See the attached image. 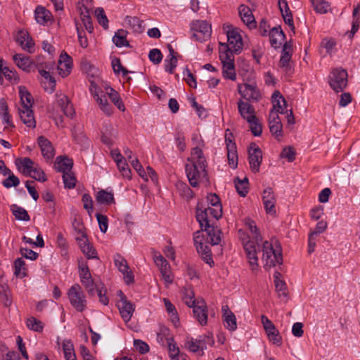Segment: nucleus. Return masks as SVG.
I'll return each instance as SVG.
<instances>
[{
	"label": "nucleus",
	"mask_w": 360,
	"mask_h": 360,
	"mask_svg": "<svg viewBox=\"0 0 360 360\" xmlns=\"http://www.w3.org/2000/svg\"><path fill=\"white\" fill-rule=\"evenodd\" d=\"M262 251V261L266 267L275 266L276 264H281L283 257L281 249L279 246L274 247L273 244L267 240L260 243V248Z\"/></svg>",
	"instance_id": "4"
},
{
	"label": "nucleus",
	"mask_w": 360,
	"mask_h": 360,
	"mask_svg": "<svg viewBox=\"0 0 360 360\" xmlns=\"http://www.w3.org/2000/svg\"><path fill=\"white\" fill-rule=\"evenodd\" d=\"M214 340L209 336H200L198 339L188 337L185 342V347L191 352L198 355L203 354V350L207 349V345H212Z\"/></svg>",
	"instance_id": "9"
},
{
	"label": "nucleus",
	"mask_w": 360,
	"mask_h": 360,
	"mask_svg": "<svg viewBox=\"0 0 360 360\" xmlns=\"http://www.w3.org/2000/svg\"><path fill=\"white\" fill-rule=\"evenodd\" d=\"M79 274L82 283L91 294L94 290V281L89 271L87 264L82 259L79 261Z\"/></svg>",
	"instance_id": "17"
},
{
	"label": "nucleus",
	"mask_w": 360,
	"mask_h": 360,
	"mask_svg": "<svg viewBox=\"0 0 360 360\" xmlns=\"http://www.w3.org/2000/svg\"><path fill=\"white\" fill-rule=\"evenodd\" d=\"M224 324L226 328L234 331L237 328V321L235 314L229 309L228 306L222 307Z\"/></svg>",
	"instance_id": "27"
},
{
	"label": "nucleus",
	"mask_w": 360,
	"mask_h": 360,
	"mask_svg": "<svg viewBox=\"0 0 360 360\" xmlns=\"http://www.w3.org/2000/svg\"><path fill=\"white\" fill-rule=\"evenodd\" d=\"M162 57L161 51L158 49H153L149 51L148 58L155 65L160 63L162 60Z\"/></svg>",
	"instance_id": "62"
},
{
	"label": "nucleus",
	"mask_w": 360,
	"mask_h": 360,
	"mask_svg": "<svg viewBox=\"0 0 360 360\" xmlns=\"http://www.w3.org/2000/svg\"><path fill=\"white\" fill-rule=\"evenodd\" d=\"M281 274L276 271L274 274V283L276 291L278 292L280 297H287L288 293L286 292V284L285 283L280 279Z\"/></svg>",
	"instance_id": "39"
},
{
	"label": "nucleus",
	"mask_w": 360,
	"mask_h": 360,
	"mask_svg": "<svg viewBox=\"0 0 360 360\" xmlns=\"http://www.w3.org/2000/svg\"><path fill=\"white\" fill-rule=\"evenodd\" d=\"M234 182L238 194L242 197H245L248 193V178L245 177L243 180H240L238 178H237L236 179H235Z\"/></svg>",
	"instance_id": "47"
},
{
	"label": "nucleus",
	"mask_w": 360,
	"mask_h": 360,
	"mask_svg": "<svg viewBox=\"0 0 360 360\" xmlns=\"http://www.w3.org/2000/svg\"><path fill=\"white\" fill-rule=\"evenodd\" d=\"M106 94H108L110 99L114 105L121 111L125 110L124 105L120 96V94L113 88L108 86L105 88Z\"/></svg>",
	"instance_id": "34"
},
{
	"label": "nucleus",
	"mask_w": 360,
	"mask_h": 360,
	"mask_svg": "<svg viewBox=\"0 0 360 360\" xmlns=\"http://www.w3.org/2000/svg\"><path fill=\"white\" fill-rule=\"evenodd\" d=\"M114 263L120 272L123 275L124 282L129 285L134 281V277L131 271L129 270V266L127 260L120 254H116L114 256Z\"/></svg>",
	"instance_id": "13"
},
{
	"label": "nucleus",
	"mask_w": 360,
	"mask_h": 360,
	"mask_svg": "<svg viewBox=\"0 0 360 360\" xmlns=\"http://www.w3.org/2000/svg\"><path fill=\"white\" fill-rule=\"evenodd\" d=\"M8 177L3 181L4 187L8 188L11 187H16L20 184V180L18 176L13 174L12 172L7 174Z\"/></svg>",
	"instance_id": "55"
},
{
	"label": "nucleus",
	"mask_w": 360,
	"mask_h": 360,
	"mask_svg": "<svg viewBox=\"0 0 360 360\" xmlns=\"http://www.w3.org/2000/svg\"><path fill=\"white\" fill-rule=\"evenodd\" d=\"M19 95L21 101V107H32L34 103L33 97L25 86H19Z\"/></svg>",
	"instance_id": "37"
},
{
	"label": "nucleus",
	"mask_w": 360,
	"mask_h": 360,
	"mask_svg": "<svg viewBox=\"0 0 360 360\" xmlns=\"http://www.w3.org/2000/svg\"><path fill=\"white\" fill-rule=\"evenodd\" d=\"M57 69L62 77H67L71 72L72 59L65 51H62L60 55Z\"/></svg>",
	"instance_id": "19"
},
{
	"label": "nucleus",
	"mask_w": 360,
	"mask_h": 360,
	"mask_svg": "<svg viewBox=\"0 0 360 360\" xmlns=\"http://www.w3.org/2000/svg\"><path fill=\"white\" fill-rule=\"evenodd\" d=\"M73 160L72 159L61 156L56 159V167L63 174L71 172Z\"/></svg>",
	"instance_id": "30"
},
{
	"label": "nucleus",
	"mask_w": 360,
	"mask_h": 360,
	"mask_svg": "<svg viewBox=\"0 0 360 360\" xmlns=\"http://www.w3.org/2000/svg\"><path fill=\"white\" fill-rule=\"evenodd\" d=\"M227 158L231 167L235 169L238 165V153L236 148L227 149Z\"/></svg>",
	"instance_id": "58"
},
{
	"label": "nucleus",
	"mask_w": 360,
	"mask_h": 360,
	"mask_svg": "<svg viewBox=\"0 0 360 360\" xmlns=\"http://www.w3.org/2000/svg\"><path fill=\"white\" fill-rule=\"evenodd\" d=\"M56 106L60 108L65 115L72 117L75 115V110L68 97L63 94H56Z\"/></svg>",
	"instance_id": "22"
},
{
	"label": "nucleus",
	"mask_w": 360,
	"mask_h": 360,
	"mask_svg": "<svg viewBox=\"0 0 360 360\" xmlns=\"http://www.w3.org/2000/svg\"><path fill=\"white\" fill-rule=\"evenodd\" d=\"M117 166L122 173V175L127 179L131 178V169L129 168L127 163L126 162L124 158L121 160L117 161L116 162Z\"/></svg>",
	"instance_id": "60"
},
{
	"label": "nucleus",
	"mask_w": 360,
	"mask_h": 360,
	"mask_svg": "<svg viewBox=\"0 0 360 360\" xmlns=\"http://www.w3.org/2000/svg\"><path fill=\"white\" fill-rule=\"evenodd\" d=\"M248 123L252 134L255 136H259L262 133V124L259 123L256 115L255 116L254 120H251V122Z\"/></svg>",
	"instance_id": "57"
},
{
	"label": "nucleus",
	"mask_w": 360,
	"mask_h": 360,
	"mask_svg": "<svg viewBox=\"0 0 360 360\" xmlns=\"http://www.w3.org/2000/svg\"><path fill=\"white\" fill-rule=\"evenodd\" d=\"M18 113L22 122L29 128H34L36 127V120L32 108L20 107Z\"/></svg>",
	"instance_id": "26"
},
{
	"label": "nucleus",
	"mask_w": 360,
	"mask_h": 360,
	"mask_svg": "<svg viewBox=\"0 0 360 360\" xmlns=\"http://www.w3.org/2000/svg\"><path fill=\"white\" fill-rule=\"evenodd\" d=\"M196 219L197 221L199 222L202 231L204 229L207 228L208 226H210V223L211 222L212 220L209 216L208 212H207L206 208L202 210L198 207H197Z\"/></svg>",
	"instance_id": "35"
},
{
	"label": "nucleus",
	"mask_w": 360,
	"mask_h": 360,
	"mask_svg": "<svg viewBox=\"0 0 360 360\" xmlns=\"http://www.w3.org/2000/svg\"><path fill=\"white\" fill-rule=\"evenodd\" d=\"M192 38L202 42L208 39L212 33L211 25L205 20H195L191 25Z\"/></svg>",
	"instance_id": "8"
},
{
	"label": "nucleus",
	"mask_w": 360,
	"mask_h": 360,
	"mask_svg": "<svg viewBox=\"0 0 360 360\" xmlns=\"http://www.w3.org/2000/svg\"><path fill=\"white\" fill-rule=\"evenodd\" d=\"M153 259L156 266L158 267L160 274L171 269L169 264L161 255H154Z\"/></svg>",
	"instance_id": "51"
},
{
	"label": "nucleus",
	"mask_w": 360,
	"mask_h": 360,
	"mask_svg": "<svg viewBox=\"0 0 360 360\" xmlns=\"http://www.w3.org/2000/svg\"><path fill=\"white\" fill-rule=\"evenodd\" d=\"M248 153L250 169L253 172L257 173L259 171V167L262 162V150L255 143H252L250 145Z\"/></svg>",
	"instance_id": "16"
},
{
	"label": "nucleus",
	"mask_w": 360,
	"mask_h": 360,
	"mask_svg": "<svg viewBox=\"0 0 360 360\" xmlns=\"http://www.w3.org/2000/svg\"><path fill=\"white\" fill-rule=\"evenodd\" d=\"M40 75L48 82V86L45 85L44 89L45 91L52 93L56 87V81L54 78L50 75L49 72L41 70H39Z\"/></svg>",
	"instance_id": "48"
},
{
	"label": "nucleus",
	"mask_w": 360,
	"mask_h": 360,
	"mask_svg": "<svg viewBox=\"0 0 360 360\" xmlns=\"http://www.w3.org/2000/svg\"><path fill=\"white\" fill-rule=\"evenodd\" d=\"M273 108L271 110H274L277 114H284L287 110L286 101L284 97L278 91L274 92L272 95Z\"/></svg>",
	"instance_id": "29"
},
{
	"label": "nucleus",
	"mask_w": 360,
	"mask_h": 360,
	"mask_svg": "<svg viewBox=\"0 0 360 360\" xmlns=\"http://www.w3.org/2000/svg\"><path fill=\"white\" fill-rule=\"evenodd\" d=\"M269 127L272 135L279 139L283 136V124L278 115L271 110L269 115Z\"/></svg>",
	"instance_id": "18"
},
{
	"label": "nucleus",
	"mask_w": 360,
	"mask_h": 360,
	"mask_svg": "<svg viewBox=\"0 0 360 360\" xmlns=\"http://www.w3.org/2000/svg\"><path fill=\"white\" fill-rule=\"evenodd\" d=\"M165 70L169 74L174 72V69L177 65V59L176 56H172L165 60Z\"/></svg>",
	"instance_id": "64"
},
{
	"label": "nucleus",
	"mask_w": 360,
	"mask_h": 360,
	"mask_svg": "<svg viewBox=\"0 0 360 360\" xmlns=\"http://www.w3.org/2000/svg\"><path fill=\"white\" fill-rule=\"evenodd\" d=\"M314 11L320 14L326 13L330 8V4L325 0H310Z\"/></svg>",
	"instance_id": "43"
},
{
	"label": "nucleus",
	"mask_w": 360,
	"mask_h": 360,
	"mask_svg": "<svg viewBox=\"0 0 360 360\" xmlns=\"http://www.w3.org/2000/svg\"><path fill=\"white\" fill-rule=\"evenodd\" d=\"M79 245L83 253L89 259H94L97 257L96 250L89 243L88 240L79 242Z\"/></svg>",
	"instance_id": "46"
},
{
	"label": "nucleus",
	"mask_w": 360,
	"mask_h": 360,
	"mask_svg": "<svg viewBox=\"0 0 360 360\" xmlns=\"http://www.w3.org/2000/svg\"><path fill=\"white\" fill-rule=\"evenodd\" d=\"M37 143L41 148L43 157L46 160H51L55 155L52 143L46 137L41 136L37 139Z\"/></svg>",
	"instance_id": "25"
},
{
	"label": "nucleus",
	"mask_w": 360,
	"mask_h": 360,
	"mask_svg": "<svg viewBox=\"0 0 360 360\" xmlns=\"http://www.w3.org/2000/svg\"><path fill=\"white\" fill-rule=\"evenodd\" d=\"M12 211L16 219L25 221H30V216L24 208L14 205L12 206Z\"/></svg>",
	"instance_id": "50"
},
{
	"label": "nucleus",
	"mask_w": 360,
	"mask_h": 360,
	"mask_svg": "<svg viewBox=\"0 0 360 360\" xmlns=\"http://www.w3.org/2000/svg\"><path fill=\"white\" fill-rule=\"evenodd\" d=\"M127 31L120 29L118 30L112 37V42L119 48L129 47V43L127 39Z\"/></svg>",
	"instance_id": "32"
},
{
	"label": "nucleus",
	"mask_w": 360,
	"mask_h": 360,
	"mask_svg": "<svg viewBox=\"0 0 360 360\" xmlns=\"http://www.w3.org/2000/svg\"><path fill=\"white\" fill-rule=\"evenodd\" d=\"M245 224L251 236L241 229L238 230V235L250 268L252 271H255L259 266L257 254L260 251V243H262V238L254 221L245 219Z\"/></svg>",
	"instance_id": "1"
},
{
	"label": "nucleus",
	"mask_w": 360,
	"mask_h": 360,
	"mask_svg": "<svg viewBox=\"0 0 360 360\" xmlns=\"http://www.w3.org/2000/svg\"><path fill=\"white\" fill-rule=\"evenodd\" d=\"M25 263L23 259L18 258L14 262L15 274L17 276H25Z\"/></svg>",
	"instance_id": "61"
},
{
	"label": "nucleus",
	"mask_w": 360,
	"mask_h": 360,
	"mask_svg": "<svg viewBox=\"0 0 360 360\" xmlns=\"http://www.w3.org/2000/svg\"><path fill=\"white\" fill-rule=\"evenodd\" d=\"M203 230L207 233L206 242H205L204 233L201 231H197L193 236L194 244L202 259L211 266L214 264V261L212 257L211 250L207 243H209L212 245H218L221 241L220 231L211 226Z\"/></svg>",
	"instance_id": "3"
},
{
	"label": "nucleus",
	"mask_w": 360,
	"mask_h": 360,
	"mask_svg": "<svg viewBox=\"0 0 360 360\" xmlns=\"http://www.w3.org/2000/svg\"><path fill=\"white\" fill-rule=\"evenodd\" d=\"M26 323L27 328L30 330L37 332H41L43 330L44 323L34 317L28 318Z\"/></svg>",
	"instance_id": "52"
},
{
	"label": "nucleus",
	"mask_w": 360,
	"mask_h": 360,
	"mask_svg": "<svg viewBox=\"0 0 360 360\" xmlns=\"http://www.w3.org/2000/svg\"><path fill=\"white\" fill-rule=\"evenodd\" d=\"M15 163L18 171L23 175L26 176H31L34 168V162L30 158H18Z\"/></svg>",
	"instance_id": "28"
},
{
	"label": "nucleus",
	"mask_w": 360,
	"mask_h": 360,
	"mask_svg": "<svg viewBox=\"0 0 360 360\" xmlns=\"http://www.w3.org/2000/svg\"><path fill=\"white\" fill-rule=\"evenodd\" d=\"M96 200L98 203L102 205H110L114 202L113 193L101 190L98 191L96 195Z\"/></svg>",
	"instance_id": "40"
},
{
	"label": "nucleus",
	"mask_w": 360,
	"mask_h": 360,
	"mask_svg": "<svg viewBox=\"0 0 360 360\" xmlns=\"http://www.w3.org/2000/svg\"><path fill=\"white\" fill-rule=\"evenodd\" d=\"M193 308L194 316L201 326H205L207 323V309L205 302L203 300H198L197 304Z\"/></svg>",
	"instance_id": "21"
},
{
	"label": "nucleus",
	"mask_w": 360,
	"mask_h": 360,
	"mask_svg": "<svg viewBox=\"0 0 360 360\" xmlns=\"http://www.w3.org/2000/svg\"><path fill=\"white\" fill-rule=\"evenodd\" d=\"M238 90L243 98L248 101H258L261 98L260 92L254 84H238Z\"/></svg>",
	"instance_id": "15"
},
{
	"label": "nucleus",
	"mask_w": 360,
	"mask_h": 360,
	"mask_svg": "<svg viewBox=\"0 0 360 360\" xmlns=\"http://www.w3.org/2000/svg\"><path fill=\"white\" fill-rule=\"evenodd\" d=\"M347 72L342 68L333 70L329 76V84L336 92L342 91L347 85Z\"/></svg>",
	"instance_id": "7"
},
{
	"label": "nucleus",
	"mask_w": 360,
	"mask_h": 360,
	"mask_svg": "<svg viewBox=\"0 0 360 360\" xmlns=\"http://www.w3.org/2000/svg\"><path fill=\"white\" fill-rule=\"evenodd\" d=\"M81 68L89 77L95 78L98 75V69L86 60L81 63Z\"/></svg>",
	"instance_id": "42"
},
{
	"label": "nucleus",
	"mask_w": 360,
	"mask_h": 360,
	"mask_svg": "<svg viewBox=\"0 0 360 360\" xmlns=\"http://www.w3.org/2000/svg\"><path fill=\"white\" fill-rule=\"evenodd\" d=\"M238 13L241 20L250 29L256 27L255 18L252 14L251 9L248 6L244 4L240 5L238 7Z\"/></svg>",
	"instance_id": "23"
},
{
	"label": "nucleus",
	"mask_w": 360,
	"mask_h": 360,
	"mask_svg": "<svg viewBox=\"0 0 360 360\" xmlns=\"http://www.w3.org/2000/svg\"><path fill=\"white\" fill-rule=\"evenodd\" d=\"M95 15L96 16L98 23L105 30L108 28V20L105 13L103 8H97L95 10Z\"/></svg>",
	"instance_id": "53"
},
{
	"label": "nucleus",
	"mask_w": 360,
	"mask_h": 360,
	"mask_svg": "<svg viewBox=\"0 0 360 360\" xmlns=\"http://www.w3.org/2000/svg\"><path fill=\"white\" fill-rule=\"evenodd\" d=\"M164 303L167 309V311L170 316L171 320L175 326L179 323V318L177 316L176 310L174 304L167 299H164Z\"/></svg>",
	"instance_id": "49"
},
{
	"label": "nucleus",
	"mask_w": 360,
	"mask_h": 360,
	"mask_svg": "<svg viewBox=\"0 0 360 360\" xmlns=\"http://www.w3.org/2000/svg\"><path fill=\"white\" fill-rule=\"evenodd\" d=\"M91 86L89 90L94 98L99 105L100 109L107 115L112 112L111 105L108 103L105 94L97 86L94 80L89 79Z\"/></svg>",
	"instance_id": "10"
},
{
	"label": "nucleus",
	"mask_w": 360,
	"mask_h": 360,
	"mask_svg": "<svg viewBox=\"0 0 360 360\" xmlns=\"http://www.w3.org/2000/svg\"><path fill=\"white\" fill-rule=\"evenodd\" d=\"M241 30L237 27H231L226 32L229 44H226L231 54L239 53L243 50Z\"/></svg>",
	"instance_id": "11"
},
{
	"label": "nucleus",
	"mask_w": 360,
	"mask_h": 360,
	"mask_svg": "<svg viewBox=\"0 0 360 360\" xmlns=\"http://www.w3.org/2000/svg\"><path fill=\"white\" fill-rule=\"evenodd\" d=\"M168 345L169 356L171 359L176 358L179 354V348L174 341L173 338L167 339Z\"/></svg>",
	"instance_id": "59"
},
{
	"label": "nucleus",
	"mask_w": 360,
	"mask_h": 360,
	"mask_svg": "<svg viewBox=\"0 0 360 360\" xmlns=\"http://www.w3.org/2000/svg\"><path fill=\"white\" fill-rule=\"evenodd\" d=\"M65 188L71 189L75 186L76 178L72 172L63 174Z\"/></svg>",
	"instance_id": "56"
},
{
	"label": "nucleus",
	"mask_w": 360,
	"mask_h": 360,
	"mask_svg": "<svg viewBox=\"0 0 360 360\" xmlns=\"http://www.w3.org/2000/svg\"><path fill=\"white\" fill-rule=\"evenodd\" d=\"M118 293L120 296V300L117 302V305L122 319L127 323L131 320L135 307L134 305L127 299L122 291L120 290Z\"/></svg>",
	"instance_id": "14"
},
{
	"label": "nucleus",
	"mask_w": 360,
	"mask_h": 360,
	"mask_svg": "<svg viewBox=\"0 0 360 360\" xmlns=\"http://www.w3.org/2000/svg\"><path fill=\"white\" fill-rule=\"evenodd\" d=\"M219 58L223 64V76L225 79L232 81L236 80V73L235 71L234 58L226 44H219Z\"/></svg>",
	"instance_id": "5"
},
{
	"label": "nucleus",
	"mask_w": 360,
	"mask_h": 360,
	"mask_svg": "<svg viewBox=\"0 0 360 360\" xmlns=\"http://www.w3.org/2000/svg\"><path fill=\"white\" fill-rule=\"evenodd\" d=\"M263 204L267 214L274 215L276 214V198L271 188L268 187L263 191Z\"/></svg>",
	"instance_id": "20"
},
{
	"label": "nucleus",
	"mask_w": 360,
	"mask_h": 360,
	"mask_svg": "<svg viewBox=\"0 0 360 360\" xmlns=\"http://www.w3.org/2000/svg\"><path fill=\"white\" fill-rule=\"evenodd\" d=\"M34 14L37 22L40 25H45L51 18V13L42 6H38Z\"/></svg>",
	"instance_id": "36"
},
{
	"label": "nucleus",
	"mask_w": 360,
	"mask_h": 360,
	"mask_svg": "<svg viewBox=\"0 0 360 360\" xmlns=\"http://www.w3.org/2000/svg\"><path fill=\"white\" fill-rule=\"evenodd\" d=\"M321 46L326 49L327 53L331 54L335 51L336 41L333 38H324L321 41Z\"/></svg>",
	"instance_id": "54"
},
{
	"label": "nucleus",
	"mask_w": 360,
	"mask_h": 360,
	"mask_svg": "<svg viewBox=\"0 0 360 360\" xmlns=\"http://www.w3.org/2000/svg\"><path fill=\"white\" fill-rule=\"evenodd\" d=\"M261 320L269 340L275 345L281 346L283 342L282 337L272 321L264 315L262 316Z\"/></svg>",
	"instance_id": "12"
},
{
	"label": "nucleus",
	"mask_w": 360,
	"mask_h": 360,
	"mask_svg": "<svg viewBox=\"0 0 360 360\" xmlns=\"http://www.w3.org/2000/svg\"><path fill=\"white\" fill-rule=\"evenodd\" d=\"M271 45L275 48H279L285 39V34L280 27H274L271 30Z\"/></svg>",
	"instance_id": "31"
},
{
	"label": "nucleus",
	"mask_w": 360,
	"mask_h": 360,
	"mask_svg": "<svg viewBox=\"0 0 360 360\" xmlns=\"http://www.w3.org/2000/svg\"><path fill=\"white\" fill-rule=\"evenodd\" d=\"M68 296L71 305L79 312L83 311L86 307L85 295L78 284L73 285L68 292Z\"/></svg>",
	"instance_id": "6"
},
{
	"label": "nucleus",
	"mask_w": 360,
	"mask_h": 360,
	"mask_svg": "<svg viewBox=\"0 0 360 360\" xmlns=\"http://www.w3.org/2000/svg\"><path fill=\"white\" fill-rule=\"evenodd\" d=\"M0 301L6 307L11 304V291L7 285L0 284Z\"/></svg>",
	"instance_id": "44"
},
{
	"label": "nucleus",
	"mask_w": 360,
	"mask_h": 360,
	"mask_svg": "<svg viewBox=\"0 0 360 360\" xmlns=\"http://www.w3.org/2000/svg\"><path fill=\"white\" fill-rule=\"evenodd\" d=\"M238 109L240 116L245 120L248 122H250L253 120L255 116V111L254 107L240 99L238 103Z\"/></svg>",
	"instance_id": "24"
},
{
	"label": "nucleus",
	"mask_w": 360,
	"mask_h": 360,
	"mask_svg": "<svg viewBox=\"0 0 360 360\" xmlns=\"http://www.w3.org/2000/svg\"><path fill=\"white\" fill-rule=\"evenodd\" d=\"M61 348L65 360H76L74 345L71 340H63L61 342Z\"/></svg>",
	"instance_id": "33"
},
{
	"label": "nucleus",
	"mask_w": 360,
	"mask_h": 360,
	"mask_svg": "<svg viewBox=\"0 0 360 360\" xmlns=\"http://www.w3.org/2000/svg\"><path fill=\"white\" fill-rule=\"evenodd\" d=\"M185 170L192 187H197L200 183L207 180L206 160L200 148L192 149L191 156L187 158Z\"/></svg>",
	"instance_id": "2"
},
{
	"label": "nucleus",
	"mask_w": 360,
	"mask_h": 360,
	"mask_svg": "<svg viewBox=\"0 0 360 360\" xmlns=\"http://www.w3.org/2000/svg\"><path fill=\"white\" fill-rule=\"evenodd\" d=\"M13 60L19 68L25 71L29 70L31 65V61L28 56H25L21 53L15 54L13 56Z\"/></svg>",
	"instance_id": "38"
},
{
	"label": "nucleus",
	"mask_w": 360,
	"mask_h": 360,
	"mask_svg": "<svg viewBox=\"0 0 360 360\" xmlns=\"http://www.w3.org/2000/svg\"><path fill=\"white\" fill-rule=\"evenodd\" d=\"M126 22L134 32L141 33L144 30L143 21L137 17H127Z\"/></svg>",
	"instance_id": "41"
},
{
	"label": "nucleus",
	"mask_w": 360,
	"mask_h": 360,
	"mask_svg": "<svg viewBox=\"0 0 360 360\" xmlns=\"http://www.w3.org/2000/svg\"><path fill=\"white\" fill-rule=\"evenodd\" d=\"M207 209V212L212 219H218L222 215V207L221 205H217V207L209 206Z\"/></svg>",
	"instance_id": "63"
},
{
	"label": "nucleus",
	"mask_w": 360,
	"mask_h": 360,
	"mask_svg": "<svg viewBox=\"0 0 360 360\" xmlns=\"http://www.w3.org/2000/svg\"><path fill=\"white\" fill-rule=\"evenodd\" d=\"M183 301L189 307L197 304L198 300L195 299L194 292L192 288H185L183 291Z\"/></svg>",
	"instance_id": "45"
}]
</instances>
